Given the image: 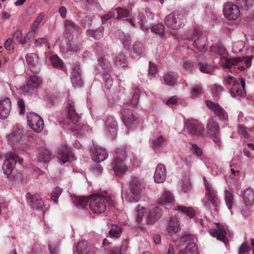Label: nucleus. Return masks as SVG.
Instances as JSON below:
<instances>
[{"mask_svg": "<svg viewBox=\"0 0 254 254\" xmlns=\"http://www.w3.org/2000/svg\"><path fill=\"white\" fill-rule=\"evenodd\" d=\"M27 123L30 127L36 132H40L44 127L42 118L35 113H30L27 115Z\"/></svg>", "mask_w": 254, "mask_h": 254, "instance_id": "13", "label": "nucleus"}, {"mask_svg": "<svg viewBox=\"0 0 254 254\" xmlns=\"http://www.w3.org/2000/svg\"><path fill=\"white\" fill-rule=\"evenodd\" d=\"M167 139L161 134L154 135L151 139L152 148L155 150H159L167 144Z\"/></svg>", "mask_w": 254, "mask_h": 254, "instance_id": "27", "label": "nucleus"}, {"mask_svg": "<svg viewBox=\"0 0 254 254\" xmlns=\"http://www.w3.org/2000/svg\"><path fill=\"white\" fill-rule=\"evenodd\" d=\"M11 104L9 98H4L0 101V119H6L10 112Z\"/></svg>", "mask_w": 254, "mask_h": 254, "instance_id": "23", "label": "nucleus"}, {"mask_svg": "<svg viewBox=\"0 0 254 254\" xmlns=\"http://www.w3.org/2000/svg\"><path fill=\"white\" fill-rule=\"evenodd\" d=\"M22 161L23 158L19 157L16 153L11 152L7 155L2 166L3 173L6 176L7 178L10 177L16 162L21 163Z\"/></svg>", "mask_w": 254, "mask_h": 254, "instance_id": "10", "label": "nucleus"}, {"mask_svg": "<svg viewBox=\"0 0 254 254\" xmlns=\"http://www.w3.org/2000/svg\"><path fill=\"white\" fill-rule=\"evenodd\" d=\"M27 203L36 209L42 208L44 203L40 196L38 194H32L28 192L26 195Z\"/></svg>", "mask_w": 254, "mask_h": 254, "instance_id": "22", "label": "nucleus"}, {"mask_svg": "<svg viewBox=\"0 0 254 254\" xmlns=\"http://www.w3.org/2000/svg\"><path fill=\"white\" fill-rule=\"evenodd\" d=\"M223 12L224 16L228 20H235L240 15L239 6L232 2H227L224 5Z\"/></svg>", "mask_w": 254, "mask_h": 254, "instance_id": "15", "label": "nucleus"}, {"mask_svg": "<svg viewBox=\"0 0 254 254\" xmlns=\"http://www.w3.org/2000/svg\"><path fill=\"white\" fill-rule=\"evenodd\" d=\"M145 189L143 182L136 177L132 178L128 185V190L125 193L126 200L129 202H136L141 197Z\"/></svg>", "mask_w": 254, "mask_h": 254, "instance_id": "4", "label": "nucleus"}, {"mask_svg": "<svg viewBox=\"0 0 254 254\" xmlns=\"http://www.w3.org/2000/svg\"><path fill=\"white\" fill-rule=\"evenodd\" d=\"M183 39L185 41H192V46L197 51L204 52L206 51V37L203 36L199 29L195 28L192 31L184 36Z\"/></svg>", "mask_w": 254, "mask_h": 254, "instance_id": "6", "label": "nucleus"}, {"mask_svg": "<svg viewBox=\"0 0 254 254\" xmlns=\"http://www.w3.org/2000/svg\"><path fill=\"white\" fill-rule=\"evenodd\" d=\"M104 28L100 26L95 30L88 29L87 33L88 35L94 38L96 40L100 39L103 36Z\"/></svg>", "mask_w": 254, "mask_h": 254, "instance_id": "39", "label": "nucleus"}, {"mask_svg": "<svg viewBox=\"0 0 254 254\" xmlns=\"http://www.w3.org/2000/svg\"><path fill=\"white\" fill-rule=\"evenodd\" d=\"M38 160L41 162H49L51 158V154L50 151L45 148H42L38 155Z\"/></svg>", "mask_w": 254, "mask_h": 254, "instance_id": "36", "label": "nucleus"}, {"mask_svg": "<svg viewBox=\"0 0 254 254\" xmlns=\"http://www.w3.org/2000/svg\"><path fill=\"white\" fill-rule=\"evenodd\" d=\"M205 187L206 191L203 199V205L209 211L213 209L217 210V207L220 202L217 191L206 181L205 182Z\"/></svg>", "mask_w": 254, "mask_h": 254, "instance_id": "7", "label": "nucleus"}, {"mask_svg": "<svg viewBox=\"0 0 254 254\" xmlns=\"http://www.w3.org/2000/svg\"><path fill=\"white\" fill-rule=\"evenodd\" d=\"M157 72V67L156 65L151 62H149L148 73L150 75H154Z\"/></svg>", "mask_w": 254, "mask_h": 254, "instance_id": "61", "label": "nucleus"}, {"mask_svg": "<svg viewBox=\"0 0 254 254\" xmlns=\"http://www.w3.org/2000/svg\"><path fill=\"white\" fill-rule=\"evenodd\" d=\"M12 39L14 42H19L22 44H24L26 43V39H23L22 37V31L19 29L14 32Z\"/></svg>", "mask_w": 254, "mask_h": 254, "instance_id": "51", "label": "nucleus"}, {"mask_svg": "<svg viewBox=\"0 0 254 254\" xmlns=\"http://www.w3.org/2000/svg\"><path fill=\"white\" fill-rule=\"evenodd\" d=\"M81 70L79 65H75L72 69L71 75V81L73 86H81L83 81L80 75Z\"/></svg>", "mask_w": 254, "mask_h": 254, "instance_id": "25", "label": "nucleus"}, {"mask_svg": "<svg viewBox=\"0 0 254 254\" xmlns=\"http://www.w3.org/2000/svg\"><path fill=\"white\" fill-rule=\"evenodd\" d=\"M132 50L136 56H140L144 51V47L141 43L135 42L132 46Z\"/></svg>", "mask_w": 254, "mask_h": 254, "instance_id": "52", "label": "nucleus"}, {"mask_svg": "<svg viewBox=\"0 0 254 254\" xmlns=\"http://www.w3.org/2000/svg\"><path fill=\"white\" fill-rule=\"evenodd\" d=\"M140 91L138 87H135L131 92L132 98L127 103L128 105L132 107L137 108L139 100V95Z\"/></svg>", "mask_w": 254, "mask_h": 254, "instance_id": "34", "label": "nucleus"}, {"mask_svg": "<svg viewBox=\"0 0 254 254\" xmlns=\"http://www.w3.org/2000/svg\"><path fill=\"white\" fill-rule=\"evenodd\" d=\"M76 250L78 254H87L90 251V248L86 241L81 240L77 244Z\"/></svg>", "mask_w": 254, "mask_h": 254, "instance_id": "33", "label": "nucleus"}, {"mask_svg": "<svg viewBox=\"0 0 254 254\" xmlns=\"http://www.w3.org/2000/svg\"><path fill=\"white\" fill-rule=\"evenodd\" d=\"M58 158L62 164H64L75 159L74 158V155L71 148L65 145H63L59 150Z\"/></svg>", "mask_w": 254, "mask_h": 254, "instance_id": "17", "label": "nucleus"}, {"mask_svg": "<svg viewBox=\"0 0 254 254\" xmlns=\"http://www.w3.org/2000/svg\"><path fill=\"white\" fill-rule=\"evenodd\" d=\"M66 118L61 122V126L66 129L76 131L78 134H83L87 132L88 126L81 125L78 123L80 117L75 111L74 103L68 102Z\"/></svg>", "mask_w": 254, "mask_h": 254, "instance_id": "1", "label": "nucleus"}, {"mask_svg": "<svg viewBox=\"0 0 254 254\" xmlns=\"http://www.w3.org/2000/svg\"><path fill=\"white\" fill-rule=\"evenodd\" d=\"M107 204L109 206L114 207L116 202L114 196L106 191L94 194L90 197V209L94 213L104 212L107 207Z\"/></svg>", "mask_w": 254, "mask_h": 254, "instance_id": "2", "label": "nucleus"}, {"mask_svg": "<svg viewBox=\"0 0 254 254\" xmlns=\"http://www.w3.org/2000/svg\"><path fill=\"white\" fill-rule=\"evenodd\" d=\"M44 17L45 14L44 13H39L35 20L33 23L31 28H35L37 30L40 23L42 21Z\"/></svg>", "mask_w": 254, "mask_h": 254, "instance_id": "59", "label": "nucleus"}, {"mask_svg": "<svg viewBox=\"0 0 254 254\" xmlns=\"http://www.w3.org/2000/svg\"><path fill=\"white\" fill-rule=\"evenodd\" d=\"M136 211L137 213L136 221L138 223H140L142 221L144 216V207L140 205H138Z\"/></svg>", "mask_w": 254, "mask_h": 254, "instance_id": "57", "label": "nucleus"}, {"mask_svg": "<svg viewBox=\"0 0 254 254\" xmlns=\"http://www.w3.org/2000/svg\"><path fill=\"white\" fill-rule=\"evenodd\" d=\"M51 64L55 67L61 69L63 67V61L57 56L53 55L50 59Z\"/></svg>", "mask_w": 254, "mask_h": 254, "instance_id": "47", "label": "nucleus"}, {"mask_svg": "<svg viewBox=\"0 0 254 254\" xmlns=\"http://www.w3.org/2000/svg\"><path fill=\"white\" fill-rule=\"evenodd\" d=\"M214 224L216 225V229H209V233L212 237L216 238L217 240L223 242L226 245L228 243V240L226 237V231L225 229L220 223H215Z\"/></svg>", "mask_w": 254, "mask_h": 254, "instance_id": "19", "label": "nucleus"}, {"mask_svg": "<svg viewBox=\"0 0 254 254\" xmlns=\"http://www.w3.org/2000/svg\"><path fill=\"white\" fill-rule=\"evenodd\" d=\"M180 230L179 224V219L177 217H171L170 218L167 231L169 235L172 236L176 234Z\"/></svg>", "mask_w": 254, "mask_h": 254, "instance_id": "28", "label": "nucleus"}, {"mask_svg": "<svg viewBox=\"0 0 254 254\" xmlns=\"http://www.w3.org/2000/svg\"><path fill=\"white\" fill-rule=\"evenodd\" d=\"M104 80L105 86L108 89H109L113 85V80L111 75L109 73H104L102 75Z\"/></svg>", "mask_w": 254, "mask_h": 254, "instance_id": "58", "label": "nucleus"}, {"mask_svg": "<svg viewBox=\"0 0 254 254\" xmlns=\"http://www.w3.org/2000/svg\"><path fill=\"white\" fill-rule=\"evenodd\" d=\"M251 247L247 242L243 243L240 246L238 250V254H246L251 251Z\"/></svg>", "mask_w": 254, "mask_h": 254, "instance_id": "56", "label": "nucleus"}, {"mask_svg": "<svg viewBox=\"0 0 254 254\" xmlns=\"http://www.w3.org/2000/svg\"><path fill=\"white\" fill-rule=\"evenodd\" d=\"M116 15V12L115 11H111L108 13L103 15L102 17V20L103 22H105L108 20L114 18Z\"/></svg>", "mask_w": 254, "mask_h": 254, "instance_id": "63", "label": "nucleus"}, {"mask_svg": "<svg viewBox=\"0 0 254 254\" xmlns=\"http://www.w3.org/2000/svg\"><path fill=\"white\" fill-rule=\"evenodd\" d=\"M73 202L75 206L79 208H83L87 205L88 200L83 196H76L72 199Z\"/></svg>", "mask_w": 254, "mask_h": 254, "instance_id": "42", "label": "nucleus"}, {"mask_svg": "<svg viewBox=\"0 0 254 254\" xmlns=\"http://www.w3.org/2000/svg\"><path fill=\"white\" fill-rule=\"evenodd\" d=\"M166 171L165 166L162 164H158L156 168L154 178L156 183H163L166 179Z\"/></svg>", "mask_w": 254, "mask_h": 254, "instance_id": "26", "label": "nucleus"}, {"mask_svg": "<svg viewBox=\"0 0 254 254\" xmlns=\"http://www.w3.org/2000/svg\"><path fill=\"white\" fill-rule=\"evenodd\" d=\"M162 214V209L159 206L151 208L148 212L147 223L154 224L161 218Z\"/></svg>", "mask_w": 254, "mask_h": 254, "instance_id": "24", "label": "nucleus"}, {"mask_svg": "<svg viewBox=\"0 0 254 254\" xmlns=\"http://www.w3.org/2000/svg\"><path fill=\"white\" fill-rule=\"evenodd\" d=\"M42 86V80L41 77L36 75H32L27 78L26 84L22 87V90L24 94L31 95L33 91L41 88Z\"/></svg>", "mask_w": 254, "mask_h": 254, "instance_id": "12", "label": "nucleus"}, {"mask_svg": "<svg viewBox=\"0 0 254 254\" xmlns=\"http://www.w3.org/2000/svg\"><path fill=\"white\" fill-rule=\"evenodd\" d=\"M151 31L162 37L165 33V27L162 24L158 23L152 27Z\"/></svg>", "mask_w": 254, "mask_h": 254, "instance_id": "50", "label": "nucleus"}, {"mask_svg": "<svg viewBox=\"0 0 254 254\" xmlns=\"http://www.w3.org/2000/svg\"><path fill=\"white\" fill-rule=\"evenodd\" d=\"M207 107L211 109L220 120H226L228 119L227 112L217 103H214L209 100L205 101Z\"/></svg>", "mask_w": 254, "mask_h": 254, "instance_id": "20", "label": "nucleus"}, {"mask_svg": "<svg viewBox=\"0 0 254 254\" xmlns=\"http://www.w3.org/2000/svg\"><path fill=\"white\" fill-rule=\"evenodd\" d=\"M93 145V146L91 148V150L93 153V160L97 163H100L106 159L108 154L106 150L101 146H96L94 144Z\"/></svg>", "mask_w": 254, "mask_h": 254, "instance_id": "21", "label": "nucleus"}, {"mask_svg": "<svg viewBox=\"0 0 254 254\" xmlns=\"http://www.w3.org/2000/svg\"><path fill=\"white\" fill-rule=\"evenodd\" d=\"M134 159V153L128 148L124 147L118 149L112 164L113 169L116 175L119 177L122 176L128 169L125 162L127 160L132 162Z\"/></svg>", "mask_w": 254, "mask_h": 254, "instance_id": "3", "label": "nucleus"}, {"mask_svg": "<svg viewBox=\"0 0 254 254\" xmlns=\"http://www.w3.org/2000/svg\"><path fill=\"white\" fill-rule=\"evenodd\" d=\"M116 14H117V18L120 19L123 17H127L129 15V11L125 8L117 7L115 9Z\"/></svg>", "mask_w": 254, "mask_h": 254, "instance_id": "49", "label": "nucleus"}, {"mask_svg": "<svg viewBox=\"0 0 254 254\" xmlns=\"http://www.w3.org/2000/svg\"><path fill=\"white\" fill-rule=\"evenodd\" d=\"M183 67L187 71L191 72L193 68V64L190 59H185L183 62Z\"/></svg>", "mask_w": 254, "mask_h": 254, "instance_id": "54", "label": "nucleus"}, {"mask_svg": "<svg viewBox=\"0 0 254 254\" xmlns=\"http://www.w3.org/2000/svg\"><path fill=\"white\" fill-rule=\"evenodd\" d=\"M178 74L174 71H169L163 76L164 82L170 86H174L177 83Z\"/></svg>", "mask_w": 254, "mask_h": 254, "instance_id": "30", "label": "nucleus"}, {"mask_svg": "<svg viewBox=\"0 0 254 254\" xmlns=\"http://www.w3.org/2000/svg\"><path fill=\"white\" fill-rule=\"evenodd\" d=\"M225 201L227 207L231 210L234 204V196L226 190H225Z\"/></svg>", "mask_w": 254, "mask_h": 254, "instance_id": "45", "label": "nucleus"}, {"mask_svg": "<svg viewBox=\"0 0 254 254\" xmlns=\"http://www.w3.org/2000/svg\"><path fill=\"white\" fill-rule=\"evenodd\" d=\"M210 51L212 53L218 54L221 56V63L223 58H228L227 57V52L226 49L223 46L220 45L211 46L210 48Z\"/></svg>", "mask_w": 254, "mask_h": 254, "instance_id": "35", "label": "nucleus"}, {"mask_svg": "<svg viewBox=\"0 0 254 254\" xmlns=\"http://www.w3.org/2000/svg\"><path fill=\"white\" fill-rule=\"evenodd\" d=\"M243 198L246 205H251L254 202V191L252 188L246 189L243 193Z\"/></svg>", "mask_w": 254, "mask_h": 254, "instance_id": "32", "label": "nucleus"}, {"mask_svg": "<svg viewBox=\"0 0 254 254\" xmlns=\"http://www.w3.org/2000/svg\"><path fill=\"white\" fill-rule=\"evenodd\" d=\"M252 60L250 58H223L222 65L225 68H229L233 66H237V67L241 71L244 70L246 68L251 66Z\"/></svg>", "mask_w": 254, "mask_h": 254, "instance_id": "8", "label": "nucleus"}, {"mask_svg": "<svg viewBox=\"0 0 254 254\" xmlns=\"http://www.w3.org/2000/svg\"><path fill=\"white\" fill-rule=\"evenodd\" d=\"M24 134L23 129L18 128L7 136V140L9 144H12L19 141Z\"/></svg>", "mask_w": 254, "mask_h": 254, "instance_id": "29", "label": "nucleus"}, {"mask_svg": "<svg viewBox=\"0 0 254 254\" xmlns=\"http://www.w3.org/2000/svg\"><path fill=\"white\" fill-rule=\"evenodd\" d=\"M105 126L111 134L115 136L117 134V123L114 117L109 116L105 121Z\"/></svg>", "mask_w": 254, "mask_h": 254, "instance_id": "31", "label": "nucleus"}, {"mask_svg": "<svg viewBox=\"0 0 254 254\" xmlns=\"http://www.w3.org/2000/svg\"><path fill=\"white\" fill-rule=\"evenodd\" d=\"M26 60L30 70L33 73H38L41 70L39 58L35 53H30L26 56Z\"/></svg>", "mask_w": 254, "mask_h": 254, "instance_id": "18", "label": "nucleus"}, {"mask_svg": "<svg viewBox=\"0 0 254 254\" xmlns=\"http://www.w3.org/2000/svg\"><path fill=\"white\" fill-rule=\"evenodd\" d=\"M164 22L168 27L177 29L184 26L186 22L185 15L181 12H172L166 16Z\"/></svg>", "mask_w": 254, "mask_h": 254, "instance_id": "9", "label": "nucleus"}, {"mask_svg": "<svg viewBox=\"0 0 254 254\" xmlns=\"http://www.w3.org/2000/svg\"><path fill=\"white\" fill-rule=\"evenodd\" d=\"M49 248L51 254H57L59 248V242L56 244L50 243L49 245Z\"/></svg>", "mask_w": 254, "mask_h": 254, "instance_id": "64", "label": "nucleus"}, {"mask_svg": "<svg viewBox=\"0 0 254 254\" xmlns=\"http://www.w3.org/2000/svg\"><path fill=\"white\" fill-rule=\"evenodd\" d=\"M92 20L91 17L85 16L82 19L81 24L84 28L90 27L92 24Z\"/></svg>", "mask_w": 254, "mask_h": 254, "instance_id": "60", "label": "nucleus"}, {"mask_svg": "<svg viewBox=\"0 0 254 254\" xmlns=\"http://www.w3.org/2000/svg\"><path fill=\"white\" fill-rule=\"evenodd\" d=\"M177 210L182 213L188 215L190 218H193L196 215L195 211L191 207L178 205Z\"/></svg>", "mask_w": 254, "mask_h": 254, "instance_id": "38", "label": "nucleus"}, {"mask_svg": "<svg viewBox=\"0 0 254 254\" xmlns=\"http://www.w3.org/2000/svg\"><path fill=\"white\" fill-rule=\"evenodd\" d=\"M65 32L71 34L78 30V26L71 20H66L64 21Z\"/></svg>", "mask_w": 254, "mask_h": 254, "instance_id": "43", "label": "nucleus"}, {"mask_svg": "<svg viewBox=\"0 0 254 254\" xmlns=\"http://www.w3.org/2000/svg\"><path fill=\"white\" fill-rule=\"evenodd\" d=\"M197 66L199 67V70L203 73H210L213 71L212 67L207 64L199 63Z\"/></svg>", "mask_w": 254, "mask_h": 254, "instance_id": "53", "label": "nucleus"}, {"mask_svg": "<svg viewBox=\"0 0 254 254\" xmlns=\"http://www.w3.org/2000/svg\"><path fill=\"white\" fill-rule=\"evenodd\" d=\"M62 192V189L59 187H56L51 193V199L55 202L57 203L58 201V198L61 195Z\"/></svg>", "mask_w": 254, "mask_h": 254, "instance_id": "55", "label": "nucleus"}, {"mask_svg": "<svg viewBox=\"0 0 254 254\" xmlns=\"http://www.w3.org/2000/svg\"><path fill=\"white\" fill-rule=\"evenodd\" d=\"M121 114L125 125L128 128L131 127L138 122L137 118L134 115L130 109L123 108L121 111Z\"/></svg>", "mask_w": 254, "mask_h": 254, "instance_id": "16", "label": "nucleus"}, {"mask_svg": "<svg viewBox=\"0 0 254 254\" xmlns=\"http://www.w3.org/2000/svg\"><path fill=\"white\" fill-rule=\"evenodd\" d=\"M203 93V89L201 86L199 84L193 86L190 90L191 97L193 98L202 95Z\"/></svg>", "mask_w": 254, "mask_h": 254, "instance_id": "46", "label": "nucleus"}, {"mask_svg": "<svg viewBox=\"0 0 254 254\" xmlns=\"http://www.w3.org/2000/svg\"><path fill=\"white\" fill-rule=\"evenodd\" d=\"M115 64L118 66L125 67L127 65V60L124 54L121 52L119 53L114 59Z\"/></svg>", "mask_w": 254, "mask_h": 254, "instance_id": "44", "label": "nucleus"}, {"mask_svg": "<svg viewBox=\"0 0 254 254\" xmlns=\"http://www.w3.org/2000/svg\"><path fill=\"white\" fill-rule=\"evenodd\" d=\"M174 200V196L171 192L165 191L158 201L160 204L165 205L169 203H172Z\"/></svg>", "mask_w": 254, "mask_h": 254, "instance_id": "41", "label": "nucleus"}, {"mask_svg": "<svg viewBox=\"0 0 254 254\" xmlns=\"http://www.w3.org/2000/svg\"><path fill=\"white\" fill-rule=\"evenodd\" d=\"M224 84L233 97L236 98L245 97L246 84L244 78H236L232 76H229L225 79Z\"/></svg>", "mask_w": 254, "mask_h": 254, "instance_id": "5", "label": "nucleus"}, {"mask_svg": "<svg viewBox=\"0 0 254 254\" xmlns=\"http://www.w3.org/2000/svg\"><path fill=\"white\" fill-rule=\"evenodd\" d=\"M185 126L188 132L194 135H200L203 134L204 127L198 120L190 119L186 120Z\"/></svg>", "mask_w": 254, "mask_h": 254, "instance_id": "14", "label": "nucleus"}, {"mask_svg": "<svg viewBox=\"0 0 254 254\" xmlns=\"http://www.w3.org/2000/svg\"><path fill=\"white\" fill-rule=\"evenodd\" d=\"M121 233L122 228L117 225L112 224L111 228L109 232L108 237L117 239L121 236Z\"/></svg>", "mask_w": 254, "mask_h": 254, "instance_id": "40", "label": "nucleus"}, {"mask_svg": "<svg viewBox=\"0 0 254 254\" xmlns=\"http://www.w3.org/2000/svg\"><path fill=\"white\" fill-rule=\"evenodd\" d=\"M180 103V99L177 96H174L169 99L166 104L168 105H178Z\"/></svg>", "mask_w": 254, "mask_h": 254, "instance_id": "62", "label": "nucleus"}, {"mask_svg": "<svg viewBox=\"0 0 254 254\" xmlns=\"http://www.w3.org/2000/svg\"><path fill=\"white\" fill-rule=\"evenodd\" d=\"M182 190L184 192H187L190 190L191 189V184L190 183V179L189 177H185L180 182Z\"/></svg>", "mask_w": 254, "mask_h": 254, "instance_id": "48", "label": "nucleus"}, {"mask_svg": "<svg viewBox=\"0 0 254 254\" xmlns=\"http://www.w3.org/2000/svg\"><path fill=\"white\" fill-rule=\"evenodd\" d=\"M219 130L218 124L212 119H209L206 126V136L211 138L219 148L221 144L219 135Z\"/></svg>", "mask_w": 254, "mask_h": 254, "instance_id": "11", "label": "nucleus"}, {"mask_svg": "<svg viewBox=\"0 0 254 254\" xmlns=\"http://www.w3.org/2000/svg\"><path fill=\"white\" fill-rule=\"evenodd\" d=\"M197 247L193 242H190L186 249L180 251L179 254H198Z\"/></svg>", "mask_w": 254, "mask_h": 254, "instance_id": "37", "label": "nucleus"}]
</instances>
